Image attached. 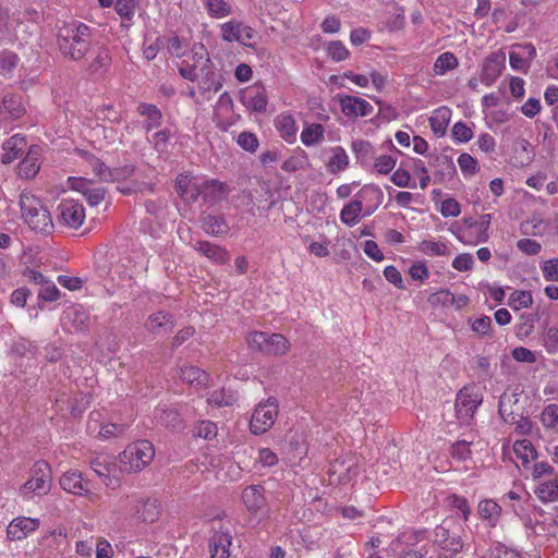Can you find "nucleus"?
<instances>
[{
    "label": "nucleus",
    "instance_id": "nucleus-53",
    "mask_svg": "<svg viewBox=\"0 0 558 558\" xmlns=\"http://www.w3.org/2000/svg\"><path fill=\"white\" fill-rule=\"evenodd\" d=\"M222 35H252V28L240 21L232 20L222 26Z\"/></svg>",
    "mask_w": 558,
    "mask_h": 558
},
{
    "label": "nucleus",
    "instance_id": "nucleus-62",
    "mask_svg": "<svg viewBox=\"0 0 558 558\" xmlns=\"http://www.w3.org/2000/svg\"><path fill=\"white\" fill-rule=\"evenodd\" d=\"M449 505L452 509H456L461 513V517L464 521H468L469 515L471 513V509L468 500L464 497L458 495H451L449 497Z\"/></svg>",
    "mask_w": 558,
    "mask_h": 558
},
{
    "label": "nucleus",
    "instance_id": "nucleus-11",
    "mask_svg": "<svg viewBox=\"0 0 558 558\" xmlns=\"http://www.w3.org/2000/svg\"><path fill=\"white\" fill-rule=\"evenodd\" d=\"M507 402H511V397L504 395L499 399L498 403V412L501 415L502 420L507 424H513L514 425V433L521 436H527L532 433L533 429V422L527 417L523 415H518L512 412L507 413Z\"/></svg>",
    "mask_w": 558,
    "mask_h": 558
},
{
    "label": "nucleus",
    "instance_id": "nucleus-52",
    "mask_svg": "<svg viewBox=\"0 0 558 558\" xmlns=\"http://www.w3.org/2000/svg\"><path fill=\"white\" fill-rule=\"evenodd\" d=\"M170 137L171 131L169 129H163L155 132L151 137H147V141L156 151L162 153L166 150Z\"/></svg>",
    "mask_w": 558,
    "mask_h": 558
},
{
    "label": "nucleus",
    "instance_id": "nucleus-29",
    "mask_svg": "<svg viewBox=\"0 0 558 558\" xmlns=\"http://www.w3.org/2000/svg\"><path fill=\"white\" fill-rule=\"evenodd\" d=\"M179 376L182 381L196 388L206 387L209 380V375L205 371L193 365L182 366Z\"/></svg>",
    "mask_w": 558,
    "mask_h": 558
},
{
    "label": "nucleus",
    "instance_id": "nucleus-23",
    "mask_svg": "<svg viewBox=\"0 0 558 558\" xmlns=\"http://www.w3.org/2000/svg\"><path fill=\"white\" fill-rule=\"evenodd\" d=\"M175 326L174 317L167 312L158 311L150 314L145 323V328L151 333H168Z\"/></svg>",
    "mask_w": 558,
    "mask_h": 558
},
{
    "label": "nucleus",
    "instance_id": "nucleus-27",
    "mask_svg": "<svg viewBox=\"0 0 558 558\" xmlns=\"http://www.w3.org/2000/svg\"><path fill=\"white\" fill-rule=\"evenodd\" d=\"M26 147V141L24 136L20 134H15L7 140L3 145V154L1 156L2 163H11L13 160L17 159L24 151Z\"/></svg>",
    "mask_w": 558,
    "mask_h": 558
},
{
    "label": "nucleus",
    "instance_id": "nucleus-56",
    "mask_svg": "<svg viewBox=\"0 0 558 558\" xmlns=\"http://www.w3.org/2000/svg\"><path fill=\"white\" fill-rule=\"evenodd\" d=\"M327 53L336 62L343 61L349 57V50L339 40H333L328 44Z\"/></svg>",
    "mask_w": 558,
    "mask_h": 558
},
{
    "label": "nucleus",
    "instance_id": "nucleus-14",
    "mask_svg": "<svg viewBox=\"0 0 558 558\" xmlns=\"http://www.w3.org/2000/svg\"><path fill=\"white\" fill-rule=\"evenodd\" d=\"M39 525V519L17 517L9 523L7 527V536L10 541H21L26 538L31 533L37 531Z\"/></svg>",
    "mask_w": 558,
    "mask_h": 558
},
{
    "label": "nucleus",
    "instance_id": "nucleus-34",
    "mask_svg": "<svg viewBox=\"0 0 558 558\" xmlns=\"http://www.w3.org/2000/svg\"><path fill=\"white\" fill-rule=\"evenodd\" d=\"M300 137L305 146H316L325 138V128L319 123H305Z\"/></svg>",
    "mask_w": 558,
    "mask_h": 558
},
{
    "label": "nucleus",
    "instance_id": "nucleus-15",
    "mask_svg": "<svg viewBox=\"0 0 558 558\" xmlns=\"http://www.w3.org/2000/svg\"><path fill=\"white\" fill-rule=\"evenodd\" d=\"M535 57L536 50L533 45H513L509 53V62L513 70L525 73Z\"/></svg>",
    "mask_w": 558,
    "mask_h": 558
},
{
    "label": "nucleus",
    "instance_id": "nucleus-41",
    "mask_svg": "<svg viewBox=\"0 0 558 558\" xmlns=\"http://www.w3.org/2000/svg\"><path fill=\"white\" fill-rule=\"evenodd\" d=\"M411 169V159L403 160L400 163V167L391 174L390 180L393 184L399 187H411L415 189L416 183L412 181L410 170Z\"/></svg>",
    "mask_w": 558,
    "mask_h": 558
},
{
    "label": "nucleus",
    "instance_id": "nucleus-38",
    "mask_svg": "<svg viewBox=\"0 0 558 558\" xmlns=\"http://www.w3.org/2000/svg\"><path fill=\"white\" fill-rule=\"evenodd\" d=\"M363 210V203L360 199H353L340 211V220L347 226H355L360 221V216Z\"/></svg>",
    "mask_w": 558,
    "mask_h": 558
},
{
    "label": "nucleus",
    "instance_id": "nucleus-10",
    "mask_svg": "<svg viewBox=\"0 0 558 558\" xmlns=\"http://www.w3.org/2000/svg\"><path fill=\"white\" fill-rule=\"evenodd\" d=\"M242 105L253 112H265L268 104L266 88L260 84L247 86L240 94Z\"/></svg>",
    "mask_w": 558,
    "mask_h": 558
},
{
    "label": "nucleus",
    "instance_id": "nucleus-42",
    "mask_svg": "<svg viewBox=\"0 0 558 558\" xmlns=\"http://www.w3.org/2000/svg\"><path fill=\"white\" fill-rule=\"evenodd\" d=\"M451 112L447 107H441L434 111L429 118V125L436 135H444L450 121Z\"/></svg>",
    "mask_w": 558,
    "mask_h": 558
},
{
    "label": "nucleus",
    "instance_id": "nucleus-25",
    "mask_svg": "<svg viewBox=\"0 0 558 558\" xmlns=\"http://www.w3.org/2000/svg\"><path fill=\"white\" fill-rule=\"evenodd\" d=\"M136 111L140 116L146 118L145 121L143 122V129L145 130L146 133H149L151 130L157 129L161 125L162 113L156 105L148 102H140Z\"/></svg>",
    "mask_w": 558,
    "mask_h": 558
},
{
    "label": "nucleus",
    "instance_id": "nucleus-17",
    "mask_svg": "<svg viewBox=\"0 0 558 558\" xmlns=\"http://www.w3.org/2000/svg\"><path fill=\"white\" fill-rule=\"evenodd\" d=\"M63 324L70 332H82L90 327V315L83 306H73L64 312Z\"/></svg>",
    "mask_w": 558,
    "mask_h": 558
},
{
    "label": "nucleus",
    "instance_id": "nucleus-28",
    "mask_svg": "<svg viewBox=\"0 0 558 558\" xmlns=\"http://www.w3.org/2000/svg\"><path fill=\"white\" fill-rule=\"evenodd\" d=\"M40 169L39 151L37 148H31L26 157L19 163L17 175L22 179H33Z\"/></svg>",
    "mask_w": 558,
    "mask_h": 558
},
{
    "label": "nucleus",
    "instance_id": "nucleus-5",
    "mask_svg": "<svg viewBox=\"0 0 558 558\" xmlns=\"http://www.w3.org/2000/svg\"><path fill=\"white\" fill-rule=\"evenodd\" d=\"M51 487V470L47 462L37 461L31 469V477L20 488L24 498H32L33 495L43 496L48 494Z\"/></svg>",
    "mask_w": 558,
    "mask_h": 558
},
{
    "label": "nucleus",
    "instance_id": "nucleus-7",
    "mask_svg": "<svg viewBox=\"0 0 558 558\" xmlns=\"http://www.w3.org/2000/svg\"><path fill=\"white\" fill-rule=\"evenodd\" d=\"M278 416V401L276 398H268L265 402L258 403L251 420L250 429L255 435L266 433L271 428Z\"/></svg>",
    "mask_w": 558,
    "mask_h": 558
},
{
    "label": "nucleus",
    "instance_id": "nucleus-9",
    "mask_svg": "<svg viewBox=\"0 0 558 558\" xmlns=\"http://www.w3.org/2000/svg\"><path fill=\"white\" fill-rule=\"evenodd\" d=\"M434 534V542L442 550L445 558H452L462 550L463 542L461 537L444 524L437 525Z\"/></svg>",
    "mask_w": 558,
    "mask_h": 558
},
{
    "label": "nucleus",
    "instance_id": "nucleus-3",
    "mask_svg": "<svg viewBox=\"0 0 558 558\" xmlns=\"http://www.w3.org/2000/svg\"><path fill=\"white\" fill-rule=\"evenodd\" d=\"M155 457L154 445L146 439L130 444L120 453L121 469L124 472H140L145 469Z\"/></svg>",
    "mask_w": 558,
    "mask_h": 558
},
{
    "label": "nucleus",
    "instance_id": "nucleus-44",
    "mask_svg": "<svg viewBox=\"0 0 558 558\" xmlns=\"http://www.w3.org/2000/svg\"><path fill=\"white\" fill-rule=\"evenodd\" d=\"M199 77L196 80L198 82L199 89L205 92H218L221 87V84L215 80V72L213 71V64L209 63L208 68L206 65L199 68L198 70Z\"/></svg>",
    "mask_w": 558,
    "mask_h": 558
},
{
    "label": "nucleus",
    "instance_id": "nucleus-21",
    "mask_svg": "<svg viewBox=\"0 0 558 558\" xmlns=\"http://www.w3.org/2000/svg\"><path fill=\"white\" fill-rule=\"evenodd\" d=\"M58 45L65 57L80 60L89 48V43L84 37H58Z\"/></svg>",
    "mask_w": 558,
    "mask_h": 558
},
{
    "label": "nucleus",
    "instance_id": "nucleus-60",
    "mask_svg": "<svg viewBox=\"0 0 558 558\" xmlns=\"http://www.w3.org/2000/svg\"><path fill=\"white\" fill-rule=\"evenodd\" d=\"M411 170L420 175V187L425 190L430 181L427 169L421 159H411Z\"/></svg>",
    "mask_w": 558,
    "mask_h": 558
},
{
    "label": "nucleus",
    "instance_id": "nucleus-48",
    "mask_svg": "<svg viewBox=\"0 0 558 558\" xmlns=\"http://www.w3.org/2000/svg\"><path fill=\"white\" fill-rule=\"evenodd\" d=\"M208 403L215 407H229L236 401L235 395L225 388L215 390L207 399Z\"/></svg>",
    "mask_w": 558,
    "mask_h": 558
},
{
    "label": "nucleus",
    "instance_id": "nucleus-64",
    "mask_svg": "<svg viewBox=\"0 0 558 558\" xmlns=\"http://www.w3.org/2000/svg\"><path fill=\"white\" fill-rule=\"evenodd\" d=\"M545 280L558 281V258L548 259L542 266Z\"/></svg>",
    "mask_w": 558,
    "mask_h": 558
},
{
    "label": "nucleus",
    "instance_id": "nucleus-13",
    "mask_svg": "<svg viewBox=\"0 0 558 558\" xmlns=\"http://www.w3.org/2000/svg\"><path fill=\"white\" fill-rule=\"evenodd\" d=\"M506 56L504 52H493L485 58L482 64L481 82L490 86L505 69Z\"/></svg>",
    "mask_w": 558,
    "mask_h": 558
},
{
    "label": "nucleus",
    "instance_id": "nucleus-55",
    "mask_svg": "<svg viewBox=\"0 0 558 558\" xmlns=\"http://www.w3.org/2000/svg\"><path fill=\"white\" fill-rule=\"evenodd\" d=\"M167 47L169 52L177 58L186 56V38L185 37H168Z\"/></svg>",
    "mask_w": 558,
    "mask_h": 558
},
{
    "label": "nucleus",
    "instance_id": "nucleus-49",
    "mask_svg": "<svg viewBox=\"0 0 558 558\" xmlns=\"http://www.w3.org/2000/svg\"><path fill=\"white\" fill-rule=\"evenodd\" d=\"M539 420L547 429L558 427V405L555 403L546 405L541 413Z\"/></svg>",
    "mask_w": 558,
    "mask_h": 558
},
{
    "label": "nucleus",
    "instance_id": "nucleus-30",
    "mask_svg": "<svg viewBox=\"0 0 558 558\" xmlns=\"http://www.w3.org/2000/svg\"><path fill=\"white\" fill-rule=\"evenodd\" d=\"M203 230L211 236H222L229 231V226L220 215H206L201 219Z\"/></svg>",
    "mask_w": 558,
    "mask_h": 558
},
{
    "label": "nucleus",
    "instance_id": "nucleus-19",
    "mask_svg": "<svg viewBox=\"0 0 558 558\" xmlns=\"http://www.w3.org/2000/svg\"><path fill=\"white\" fill-rule=\"evenodd\" d=\"M26 113L22 96L17 94H5L0 105V118L5 121H15Z\"/></svg>",
    "mask_w": 558,
    "mask_h": 558
},
{
    "label": "nucleus",
    "instance_id": "nucleus-37",
    "mask_svg": "<svg viewBox=\"0 0 558 558\" xmlns=\"http://www.w3.org/2000/svg\"><path fill=\"white\" fill-rule=\"evenodd\" d=\"M513 451L524 468H527L531 461H535L538 457L536 449L529 439L515 440Z\"/></svg>",
    "mask_w": 558,
    "mask_h": 558
},
{
    "label": "nucleus",
    "instance_id": "nucleus-51",
    "mask_svg": "<svg viewBox=\"0 0 558 558\" xmlns=\"http://www.w3.org/2000/svg\"><path fill=\"white\" fill-rule=\"evenodd\" d=\"M187 57L199 68L204 65L208 68V64L211 63L207 48L203 44H194Z\"/></svg>",
    "mask_w": 558,
    "mask_h": 558
},
{
    "label": "nucleus",
    "instance_id": "nucleus-63",
    "mask_svg": "<svg viewBox=\"0 0 558 558\" xmlns=\"http://www.w3.org/2000/svg\"><path fill=\"white\" fill-rule=\"evenodd\" d=\"M60 298V290L53 282H45L38 291V299L46 302H53Z\"/></svg>",
    "mask_w": 558,
    "mask_h": 558
},
{
    "label": "nucleus",
    "instance_id": "nucleus-58",
    "mask_svg": "<svg viewBox=\"0 0 558 558\" xmlns=\"http://www.w3.org/2000/svg\"><path fill=\"white\" fill-rule=\"evenodd\" d=\"M126 430V425L124 424H105L101 425L99 429V436L102 439H111L122 436Z\"/></svg>",
    "mask_w": 558,
    "mask_h": 558
},
{
    "label": "nucleus",
    "instance_id": "nucleus-39",
    "mask_svg": "<svg viewBox=\"0 0 558 558\" xmlns=\"http://www.w3.org/2000/svg\"><path fill=\"white\" fill-rule=\"evenodd\" d=\"M326 166L328 171L332 174L345 170L349 166V156L344 148L341 146L333 147L331 149V157Z\"/></svg>",
    "mask_w": 558,
    "mask_h": 558
},
{
    "label": "nucleus",
    "instance_id": "nucleus-8",
    "mask_svg": "<svg viewBox=\"0 0 558 558\" xmlns=\"http://www.w3.org/2000/svg\"><path fill=\"white\" fill-rule=\"evenodd\" d=\"M232 544L231 531L221 523L213 525V534L208 542L210 558H229Z\"/></svg>",
    "mask_w": 558,
    "mask_h": 558
},
{
    "label": "nucleus",
    "instance_id": "nucleus-16",
    "mask_svg": "<svg viewBox=\"0 0 558 558\" xmlns=\"http://www.w3.org/2000/svg\"><path fill=\"white\" fill-rule=\"evenodd\" d=\"M191 245L197 253L205 256L214 264L225 265L230 259V253L226 247L209 241L197 240Z\"/></svg>",
    "mask_w": 558,
    "mask_h": 558
},
{
    "label": "nucleus",
    "instance_id": "nucleus-50",
    "mask_svg": "<svg viewBox=\"0 0 558 558\" xmlns=\"http://www.w3.org/2000/svg\"><path fill=\"white\" fill-rule=\"evenodd\" d=\"M140 4V0H116L114 10L122 17L131 20Z\"/></svg>",
    "mask_w": 558,
    "mask_h": 558
},
{
    "label": "nucleus",
    "instance_id": "nucleus-32",
    "mask_svg": "<svg viewBox=\"0 0 558 558\" xmlns=\"http://www.w3.org/2000/svg\"><path fill=\"white\" fill-rule=\"evenodd\" d=\"M477 512L482 520L489 526H496L501 515V507L493 499H484L477 506Z\"/></svg>",
    "mask_w": 558,
    "mask_h": 558
},
{
    "label": "nucleus",
    "instance_id": "nucleus-61",
    "mask_svg": "<svg viewBox=\"0 0 558 558\" xmlns=\"http://www.w3.org/2000/svg\"><path fill=\"white\" fill-rule=\"evenodd\" d=\"M458 165L465 174H475L478 171L477 160L466 153L459 156Z\"/></svg>",
    "mask_w": 558,
    "mask_h": 558
},
{
    "label": "nucleus",
    "instance_id": "nucleus-2",
    "mask_svg": "<svg viewBox=\"0 0 558 558\" xmlns=\"http://www.w3.org/2000/svg\"><path fill=\"white\" fill-rule=\"evenodd\" d=\"M21 217L29 229L43 235L53 232L54 225L44 202L29 192H22L19 201Z\"/></svg>",
    "mask_w": 558,
    "mask_h": 558
},
{
    "label": "nucleus",
    "instance_id": "nucleus-24",
    "mask_svg": "<svg viewBox=\"0 0 558 558\" xmlns=\"http://www.w3.org/2000/svg\"><path fill=\"white\" fill-rule=\"evenodd\" d=\"M60 486L74 495L86 496L90 493L89 482L82 477L77 471H69L60 478Z\"/></svg>",
    "mask_w": 558,
    "mask_h": 558
},
{
    "label": "nucleus",
    "instance_id": "nucleus-12",
    "mask_svg": "<svg viewBox=\"0 0 558 558\" xmlns=\"http://www.w3.org/2000/svg\"><path fill=\"white\" fill-rule=\"evenodd\" d=\"M59 219L65 226L77 229L85 219L84 206L74 199H63L59 206Z\"/></svg>",
    "mask_w": 558,
    "mask_h": 558
},
{
    "label": "nucleus",
    "instance_id": "nucleus-20",
    "mask_svg": "<svg viewBox=\"0 0 558 558\" xmlns=\"http://www.w3.org/2000/svg\"><path fill=\"white\" fill-rule=\"evenodd\" d=\"M340 105L341 111L348 118L367 117L374 109L367 100L354 96H342Z\"/></svg>",
    "mask_w": 558,
    "mask_h": 558
},
{
    "label": "nucleus",
    "instance_id": "nucleus-4",
    "mask_svg": "<svg viewBox=\"0 0 558 558\" xmlns=\"http://www.w3.org/2000/svg\"><path fill=\"white\" fill-rule=\"evenodd\" d=\"M246 341L251 350L271 356L284 355L290 349V341L281 333L253 331Z\"/></svg>",
    "mask_w": 558,
    "mask_h": 558
},
{
    "label": "nucleus",
    "instance_id": "nucleus-45",
    "mask_svg": "<svg viewBox=\"0 0 558 558\" xmlns=\"http://www.w3.org/2000/svg\"><path fill=\"white\" fill-rule=\"evenodd\" d=\"M418 251L427 256H447L450 251L446 243L434 240H424L418 244Z\"/></svg>",
    "mask_w": 558,
    "mask_h": 558
},
{
    "label": "nucleus",
    "instance_id": "nucleus-43",
    "mask_svg": "<svg viewBox=\"0 0 558 558\" xmlns=\"http://www.w3.org/2000/svg\"><path fill=\"white\" fill-rule=\"evenodd\" d=\"M155 418L165 427L181 428L182 421L175 409L159 408L155 411Z\"/></svg>",
    "mask_w": 558,
    "mask_h": 558
},
{
    "label": "nucleus",
    "instance_id": "nucleus-22",
    "mask_svg": "<svg viewBox=\"0 0 558 558\" xmlns=\"http://www.w3.org/2000/svg\"><path fill=\"white\" fill-rule=\"evenodd\" d=\"M464 228L460 231L458 238L461 242L469 245H476L478 243L486 242L489 234L486 230L475 222L473 218H465L463 220Z\"/></svg>",
    "mask_w": 558,
    "mask_h": 558
},
{
    "label": "nucleus",
    "instance_id": "nucleus-57",
    "mask_svg": "<svg viewBox=\"0 0 558 558\" xmlns=\"http://www.w3.org/2000/svg\"><path fill=\"white\" fill-rule=\"evenodd\" d=\"M238 145L248 151L254 153L258 148L259 142L257 136L251 132H242L238 136Z\"/></svg>",
    "mask_w": 558,
    "mask_h": 558
},
{
    "label": "nucleus",
    "instance_id": "nucleus-35",
    "mask_svg": "<svg viewBox=\"0 0 558 558\" xmlns=\"http://www.w3.org/2000/svg\"><path fill=\"white\" fill-rule=\"evenodd\" d=\"M275 124L277 131L284 141L289 143L295 141L298 126L294 118L291 114H279L276 119Z\"/></svg>",
    "mask_w": 558,
    "mask_h": 558
},
{
    "label": "nucleus",
    "instance_id": "nucleus-54",
    "mask_svg": "<svg viewBox=\"0 0 558 558\" xmlns=\"http://www.w3.org/2000/svg\"><path fill=\"white\" fill-rule=\"evenodd\" d=\"M452 293L448 289H440L435 293H432L427 298V302L432 307H450V298Z\"/></svg>",
    "mask_w": 558,
    "mask_h": 558
},
{
    "label": "nucleus",
    "instance_id": "nucleus-40",
    "mask_svg": "<svg viewBox=\"0 0 558 558\" xmlns=\"http://www.w3.org/2000/svg\"><path fill=\"white\" fill-rule=\"evenodd\" d=\"M134 508L143 522L153 523L159 518V507L155 500L136 501Z\"/></svg>",
    "mask_w": 558,
    "mask_h": 558
},
{
    "label": "nucleus",
    "instance_id": "nucleus-18",
    "mask_svg": "<svg viewBox=\"0 0 558 558\" xmlns=\"http://www.w3.org/2000/svg\"><path fill=\"white\" fill-rule=\"evenodd\" d=\"M89 465L107 487L116 489L120 486V480L111 476V471L114 468V464L110 461L109 457L98 454L90 459Z\"/></svg>",
    "mask_w": 558,
    "mask_h": 558
},
{
    "label": "nucleus",
    "instance_id": "nucleus-6",
    "mask_svg": "<svg viewBox=\"0 0 558 558\" xmlns=\"http://www.w3.org/2000/svg\"><path fill=\"white\" fill-rule=\"evenodd\" d=\"M482 401V395L475 386H464L456 398L454 409L457 418L463 424L469 423Z\"/></svg>",
    "mask_w": 558,
    "mask_h": 558
},
{
    "label": "nucleus",
    "instance_id": "nucleus-33",
    "mask_svg": "<svg viewBox=\"0 0 558 558\" xmlns=\"http://www.w3.org/2000/svg\"><path fill=\"white\" fill-rule=\"evenodd\" d=\"M390 145L393 148V154L375 156L373 163H371L373 170L379 174L390 173L397 165L398 156L401 155V151L393 146L391 141Z\"/></svg>",
    "mask_w": 558,
    "mask_h": 558
},
{
    "label": "nucleus",
    "instance_id": "nucleus-36",
    "mask_svg": "<svg viewBox=\"0 0 558 558\" xmlns=\"http://www.w3.org/2000/svg\"><path fill=\"white\" fill-rule=\"evenodd\" d=\"M351 149L355 155L357 162L362 167H369L374 159V146L364 140H355L351 144Z\"/></svg>",
    "mask_w": 558,
    "mask_h": 558
},
{
    "label": "nucleus",
    "instance_id": "nucleus-31",
    "mask_svg": "<svg viewBox=\"0 0 558 558\" xmlns=\"http://www.w3.org/2000/svg\"><path fill=\"white\" fill-rule=\"evenodd\" d=\"M536 497L544 504L555 502L558 500V477L548 478L539 482L535 487Z\"/></svg>",
    "mask_w": 558,
    "mask_h": 558
},
{
    "label": "nucleus",
    "instance_id": "nucleus-1",
    "mask_svg": "<svg viewBox=\"0 0 558 558\" xmlns=\"http://www.w3.org/2000/svg\"><path fill=\"white\" fill-rule=\"evenodd\" d=\"M175 191L186 202H196L202 197L209 205L218 204L228 198L230 186L217 179H207L181 173L175 179Z\"/></svg>",
    "mask_w": 558,
    "mask_h": 558
},
{
    "label": "nucleus",
    "instance_id": "nucleus-59",
    "mask_svg": "<svg viewBox=\"0 0 558 558\" xmlns=\"http://www.w3.org/2000/svg\"><path fill=\"white\" fill-rule=\"evenodd\" d=\"M135 172V166L132 163L114 167L110 169V177L112 180L109 182L124 181L131 178Z\"/></svg>",
    "mask_w": 558,
    "mask_h": 558
},
{
    "label": "nucleus",
    "instance_id": "nucleus-46",
    "mask_svg": "<svg viewBox=\"0 0 558 558\" xmlns=\"http://www.w3.org/2000/svg\"><path fill=\"white\" fill-rule=\"evenodd\" d=\"M458 59L451 52L441 53L435 61L433 71L435 75H444L458 66Z\"/></svg>",
    "mask_w": 558,
    "mask_h": 558
},
{
    "label": "nucleus",
    "instance_id": "nucleus-47",
    "mask_svg": "<svg viewBox=\"0 0 558 558\" xmlns=\"http://www.w3.org/2000/svg\"><path fill=\"white\" fill-rule=\"evenodd\" d=\"M532 303V293L530 291L524 290L513 291L508 300V304L513 311H520L521 308L530 307Z\"/></svg>",
    "mask_w": 558,
    "mask_h": 558
},
{
    "label": "nucleus",
    "instance_id": "nucleus-26",
    "mask_svg": "<svg viewBox=\"0 0 558 558\" xmlns=\"http://www.w3.org/2000/svg\"><path fill=\"white\" fill-rule=\"evenodd\" d=\"M242 500L251 513H257L266 504L264 487L262 485H251L244 488Z\"/></svg>",
    "mask_w": 558,
    "mask_h": 558
}]
</instances>
